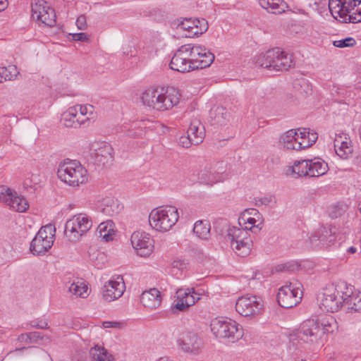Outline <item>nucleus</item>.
<instances>
[{
	"label": "nucleus",
	"mask_w": 361,
	"mask_h": 361,
	"mask_svg": "<svg viewBox=\"0 0 361 361\" xmlns=\"http://www.w3.org/2000/svg\"><path fill=\"white\" fill-rule=\"evenodd\" d=\"M328 165L324 161L314 158L310 159L309 176L318 177L325 174L328 171Z\"/></svg>",
	"instance_id": "2f4dec72"
},
{
	"label": "nucleus",
	"mask_w": 361,
	"mask_h": 361,
	"mask_svg": "<svg viewBox=\"0 0 361 361\" xmlns=\"http://www.w3.org/2000/svg\"><path fill=\"white\" fill-rule=\"evenodd\" d=\"M181 349L187 353H195L201 345V340L194 332H187L183 334L180 339Z\"/></svg>",
	"instance_id": "5701e85b"
},
{
	"label": "nucleus",
	"mask_w": 361,
	"mask_h": 361,
	"mask_svg": "<svg viewBox=\"0 0 361 361\" xmlns=\"http://www.w3.org/2000/svg\"><path fill=\"white\" fill-rule=\"evenodd\" d=\"M337 329V322L331 315L317 321L308 319L290 334V344L298 349L305 348L317 343L324 334L333 333Z\"/></svg>",
	"instance_id": "f257e3e1"
},
{
	"label": "nucleus",
	"mask_w": 361,
	"mask_h": 361,
	"mask_svg": "<svg viewBox=\"0 0 361 361\" xmlns=\"http://www.w3.org/2000/svg\"><path fill=\"white\" fill-rule=\"evenodd\" d=\"M195 28H193V35H199L204 33L208 30V23L204 19H194Z\"/></svg>",
	"instance_id": "a19ab883"
},
{
	"label": "nucleus",
	"mask_w": 361,
	"mask_h": 361,
	"mask_svg": "<svg viewBox=\"0 0 361 361\" xmlns=\"http://www.w3.org/2000/svg\"><path fill=\"white\" fill-rule=\"evenodd\" d=\"M226 240L238 256L245 257L250 253L252 240L247 226L245 228L236 226L228 228Z\"/></svg>",
	"instance_id": "423d86ee"
},
{
	"label": "nucleus",
	"mask_w": 361,
	"mask_h": 361,
	"mask_svg": "<svg viewBox=\"0 0 361 361\" xmlns=\"http://www.w3.org/2000/svg\"><path fill=\"white\" fill-rule=\"evenodd\" d=\"M176 302L173 305V310L184 311L198 301L200 295L193 288H178L176 292Z\"/></svg>",
	"instance_id": "6ab92c4d"
},
{
	"label": "nucleus",
	"mask_w": 361,
	"mask_h": 361,
	"mask_svg": "<svg viewBox=\"0 0 361 361\" xmlns=\"http://www.w3.org/2000/svg\"><path fill=\"white\" fill-rule=\"evenodd\" d=\"M30 343H37L39 340H42L44 336L39 332H30Z\"/></svg>",
	"instance_id": "6e6d98bb"
},
{
	"label": "nucleus",
	"mask_w": 361,
	"mask_h": 361,
	"mask_svg": "<svg viewBox=\"0 0 361 361\" xmlns=\"http://www.w3.org/2000/svg\"><path fill=\"white\" fill-rule=\"evenodd\" d=\"M123 206L119 202V201L112 197H106L102 199L99 209L101 212L109 216H114L118 214L123 209Z\"/></svg>",
	"instance_id": "b1692460"
},
{
	"label": "nucleus",
	"mask_w": 361,
	"mask_h": 361,
	"mask_svg": "<svg viewBox=\"0 0 361 361\" xmlns=\"http://www.w3.org/2000/svg\"><path fill=\"white\" fill-rule=\"evenodd\" d=\"M92 361H114V356L106 349L100 345H95L90 350Z\"/></svg>",
	"instance_id": "72a5a7b5"
},
{
	"label": "nucleus",
	"mask_w": 361,
	"mask_h": 361,
	"mask_svg": "<svg viewBox=\"0 0 361 361\" xmlns=\"http://www.w3.org/2000/svg\"><path fill=\"white\" fill-rule=\"evenodd\" d=\"M340 4L341 5V0H329V8L332 16L336 18L334 14L338 16V10L340 8Z\"/></svg>",
	"instance_id": "3c124183"
},
{
	"label": "nucleus",
	"mask_w": 361,
	"mask_h": 361,
	"mask_svg": "<svg viewBox=\"0 0 361 361\" xmlns=\"http://www.w3.org/2000/svg\"><path fill=\"white\" fill-rule=\"evenodd\" d=\"M179 99L178 92L173 87L148 89L141 96L144 105L160 111L171 109L178 104Z\"/></svg>",
	"instance_id": "f03ea898"
},
{
	"label": "nucleus",
	"mask_w": 361,
	"mask_h": 361,
	"mask_svg": "<svg viewBox=\"0 0 361 361\" xmlns=\"http://www.w3.org/2000/svg\"><path fill=\"white\" fill-rule=\"evenodd\" d=\"M348 21L352 23L361 22V1H358L355 11L348 16Z\"/></svg>",
	"instance_id": "a18cd8bd"
},
{
	"label": "nucleus",
	"mask_w": 361,
	"mask_h": 361,
	"mask_svg": "<svg viewBox=\"0 0 361 361\" xmlns=\"http://www.w3.org/2000/svg\"><path fill=\"white\" fill-rule=\"evenodd\" d=\"M73 107L76 109L79 116H89L94 118V106L92 105H75Z\"/></svg>",
	"instance_id": "79ce46f5"
},
{
	"label": "nucleus",
	"mask_w": 361,
	"mask_h": 361,
	"mask_svg": "<svg viewBox=\"0 0 361 361\" xmlns=\"http://www.w3.org/2000/svg\"><path fill=\"white\" fill-rule=\"evenodd\" d=\"M348 295L346 299V305L348 309L353 312H361V290L353 292V286L348 285Z\"/></svg>",
	"instance_id": "7c9ffc66"
},
{
	"label": "nucleus",
	"mask_w": 361,
	"mask_h": 361,
	"mask_svg": "<svg viewBox=\"0 0 361 361\" xmlns=\"http://www.w3.org/2000/svg\"><path fill=\"white\" fill-rule=\"evenodd\" d=\"M98 229L99 230L101 236H102V238L105 239L106 241L111 240V237L109 235V231L111 230V228H109L107 231V226L105 224V223H101L98 226Z\"/></svg>",
	"instance_id": "603ef678"
},
{
	"label": "nucleus",
	"mask_w": 361,
	"mask_h": 361,
	"mask_svg": "<svg viewBox=\"0 0 361 361\" xmlns=\"http://www.w3.org/2000/svg\"><path fill=\"white\" fill-rule=\"evenodd\" d=\"M211 226L208 220H198L193 226V233L202 240H208L210 237Z\"/></svg>",
	"instance_id": "473e14b6"
},
{
	"label": "nucleus",
	"mask_w": 361,
	"mask_h": 361,
	"mask_svg": "<svg viewBox=\"0 0 361 361\" xmlns=\"http://www.w3.org/2000/svg\"><path fill=\"white\" fill-rule=\"evenodd\" d=\"M256 66L273 71H287L294 65L292 55L280 48H274L255 57Z\"/></svg>",
	"instance_id": "20e7f679"
},
{
	"label": "nucleus",
	"mask_w": 361,
	"mask_h": 361,
	"mask_svg": "<svg viewBox=\"0 0 361 361\" xmlns=\"http://www.w3.org/2000/svg\"><path fill=\"white\" fill-rule=\"evenodd\" d=\"M32 16L49 27H52L56 23V16L54 9L44 0H37L34 4H32Z\"/></svg>",
	"instance_id": "4468645a"
},
{
	"label": "nucleus",
	"mask_w": 361,
	"mask_h": 361,
	"mask_svg": "<svg viewBox=\"0 0 361 361\" xmlns=\"http://www.w3.org/2000/svg\"><path fill=\"white\" fill-rule=\"evenodd\" d=\"M55 231L56 228L54 226L47 224L39 229L36 236L54 242Z\"/></svg>",
	"instance_id": "4c0bfd02"
},
{
	"label": "nucleus",
	"mask_w": 361,
	"mask_h": 361,
	"mask_svg": "<svg viewBox=\"0 0 361 361\" xmlns=\"http://www.w3.org/2000/svg\"><path fill=\"white\" fill-rule=\"evenodd\" d=\"M309 130H310V129H307V128H298V131L300 132L298 134H299V140L300 139L301 140L300 141H303V140L306 141L307 134H309Z\"/></svg>",
	"instance_id": "e2e57ef3"
},
{
	"label": "nucleus",
	"mask_w": 361,
	"mask_h": 361,
	"mask_svg": "<svg viewBox=\"0 0 361 361\" xmlns=\"http://www.w3.org/2000/svg\"><path fill=\"white\" fill-rule=\"evenodd\" d=\"M302 284L298 281L289 282L279 289L277 302L283 308H291L297 305L302 300Z\"/></svg>",
	"instance_id": "9b49d317"
},
{
	"label": "nucleus",
	"mask_w": 361,
	"mask_h": 361,
	"mask_svg": "<svg viewBox=\"0 0 361 361\" xmlns=\"http://www.w3.org/2000/svg\"><path fill=\"white\" fill-rule=\"evenodd\" d=\"M90 151L91 159L99 166H106L114 160V149L109 143L93 142Z\"/></svg>",
	"instance_id": "ddd939ff"
},
{
	"label": "nucleus",
	"mask_w": 361,
	"mask_h": 361,
	"mask_svg": "<svg viewBox=\"0 0 361 361\" xmlns=\"http://www.w3.org/2000/svg\"><path fill=\"white\" fill-rule=\"evenodd\" d=\"M53 243L35 235L30 243V250L35 255H44L51 247Z\"/></svg>",
	"instance_id": "cd10ccee"
},
{
	"label": "nucleus",
	"mask_w": 361,
	"mask_h": 361,
	"mask_svg": "<svg viewBox=\"0 0 361 361\" xmlns=\"http://www.w3.org/2000/svg\"><path fill=\"white\" fill-rule=\"evenodd\" d=\"M178 209L173 206L154 209L149 215L150 226L159 231H167L178 221Z\"/></svg>",
	"instance_id": "0eeeda50"
},
{
	"label": "nucleus",
	"mask_w": 361,
	"mask_h": 361,
	"mask_svg": "<svg viewBox=\"0 0 361 361\" xmlns=\"http://www.w3.org/2000/svg\"><path fill=\"white\" fill-rule=\"evenodd\" d=\"M18 73L16 66L11 65L8 67H0V77L5 80H13Z\"/></svg>",
	"instance_id": "58836bf2"
},
{
	"label": "nucleus",
	"mask_w": 361,
	"mask_h": 361,
	"mask_svg": "<svg viewBox=\"0 0 361 361\" xmlns=\"http://www.w3.org/2000/svg\"><path fill=\"white\" fill-rule=\"evenodd\" d=\"M256 201V205L260 206V205H269L271 203H275V197L272 195L269 196H264L262 197H259L255 199Z\"/></svg>",
	"instance_id": "09e8293b"
},
{
	"label": "nucleus",
	"mask_w": 361,
	"mask_h": 361,
	"mask_svg": "<svg viewBox=\"0 0 361 361\" xmlns=\"http://www.w3.org/2000/svg\"><path fill=\"white\" fill-rule=\"evenodd\" d=\"M177 29L185 30L188 34H185V37H193V28H195L194 23V19L192 18H183V20H178Z\"/></svg>",
	"instance_id": "e433bc0d"
},
{
	"label": "nucleus",
	"mask_w": 361,
	"mask_h": 361,
	"mask_svg": "<svg viewBox=\"0 0 361 361\" xmlns=\"http://www.w3.org/2000/svg\"><path fill=\"white\" fill-rule=\"evenodd\" d=\"M92 226V219L87 214H78L66 221L64 233L71 242H76Z\"/></svg>",
	"instance_id": "9d476101"
},
{
	"label": "nucleus",
	"mask_w": 361,
	"mask_h": 361,
	"mask_svg": "<svg viewBox=\"0 0 361 361\" xmlns=\"http://www.w3.org/2000/svg\"><path fill=\"white\" fill-rule=\"evenodd\" d=\"M311 244L314 247H328L336 240L331 229L322 228L310 238Z\"/></svg>",
	"instance_id": "4be33fe9"
},
{
	"label": "nucleus",
	"mask_w": 361,
	"mask_h": 361,
	"mask_svg": "<svg viewBox=\"0 0 361 361\" xmlns=\"http://www.w3.org/2000/svg\"><path fill=\"white\" fill-rule=\"evenodd\" d=\"M310 159L297 160L292 166V173L298 177L309 176Z\"/></svg>",
	"instance_id": "f704fd0d"
},
{
	"label": "nucleus",
	"mask_w": 361,
	"mask_h": 361,
	"mask_svg": "<svg viewBox=\"0 0 361 361\" xmlns=\"http://www.w3.org/2000/svg\"><path fill=\"white\" fill-rule=\"evenodd\" d=\"M343 141V140H342V137L341 135L335 138V140H334V148H335V152H336V149H338L339 147V146L341 145Z\"/></svg>",
	"instance_id": "338daca9"
},
{
	"label": "nucleus",
	"mask_w": 361,
	"mask_h": 361,
	"mask_svg": "<svg viewBox=\"0 0 361 361\" xmlns=\"http://www.w3.org/2000/svg\"><path fill=\"white\" fill-rule=\"evenodd\" d=\"M244 221H245L247 224L251 225V227L249 228L250 230H251L252 228H255V227H256L259 229L262 228V226H260L262 224V222H260L258 224H256L257 220L253 217H248L247 219H244Z\"/></svg>",
	"instance_id": "13d9d810"
},
{
	"label": "nucleus",
	"mask_w": 361,
	"mask_h": 361,
	"mask_svg": "<svg viewBox=\"0 0 361 361\" xmlns=\"http://www.w3.org/2000/svg\"><path fill=\"white\" fill-rule=\"evenodd\" d=\"M229 117V113L224 106H214L209 112V122L212 126H221L226 125Z\"/></svg>",
	"instance_id": "a878e982"
},
{
	"label": "nucleus",
	"mask_w": 361,
	"mask_h": 361,
	"mask_svg": "<svg viewBox=\"0 0 361 361\" xmlns=\"http://www.w3.org/2000/svg\"><path fill=\"white\" fill-rule=\"evenodd\" d=\"M72 39L74 41L86 42L88 40V36L84 32L72 34Z\"/></svg>",
	"instance_id": "4d7b16f0"
},
{
	"label": "nucleus",
	"mask_w": 361,
	"mask_h": 361,
	"mask_svg": "<svg viewBox=\"0 0 361 361\" xmlns=\"http://www.w3.org/2000/svg\"><path fill=\"white\" fill-rule=\"evenodd\" d=\"M131 244L138 255L142 257L149 256L154 250V240L148 233L135 231L131 235Z\"/></svg>",
	"instance_id": "2eb2a0df"
},
{
	"label": "nucleus",
	"mask_w": 361,
	"mask_h": 361,
	"mask_svg": "<svg viewBox=\"0 0 361 361\" xmlns=\"http://www.w3.org/2000/svg\"><path fill=\"white\" fill-rule=\"evenodd\" d=\"M259 5L268 12L281 14L288 8L287 4L283 0H259Z\"/></svg>",
	"instance_id": "c756f323"
},
{
	"label": "nucleus",
	"mask_w": 361,
	"mask_h": 361,
	"mask_svg": "<svg viewBox=\"0 0 361 361\" xmlns=\"http://www.w3.org/2000/svg\"><path fill=\"white\" fill-rule=\"evenodd\" d=\"M341 5L340 4V8L338 10V16L342 19L343 22L348 23V18L350 14V11H348L347 6H346V0H341Z\"/></svg>",
	"instance_id": "49530a36"
},
{
	"label": "nucleus",
	"mask_w": 361,
	"mask_h": 361,
	"mask_svg": "<svg viewBox=\"0 0 361 361\" xmlns=\"http://www.w3.org/2000/svg\"><path fill=\"white\" fill-rule=\"evenodd\" d=\"M224 172L223 168L219 170L216 166H206L199 172L198 180L201 183L212 185L223 180L222 174Z\"/></svg>",
	"instance_id": "412c9836"
},
{
	"label": "nucleus",
	"mask_w": 361,
	"mask_h": 361,
	"mask_svg": "<svg viewBox=\"0 0 361 361\" xmlns=\"http://www.w3.org/2000/svg\"><path fill=\"white\" fill-rule=\"evenodd\" d=\"M58 177L68 185L78 187L87 180V171L76 160H64L59 166Z\"/></svg>",
	"instance_id": "39448f33"
},
{
	"label": "nucleus",
	"mask_w": 361,
	"mask_h": 361,
	"mask_svg": "<svg viewBox=\"0 0 361 361\" xmlns=\"http://www.w3.org/2000/svg\"><path fill=\"white\" fill-rule=\"evenodd\" d=\"M259 5L268 12L281 14L288 8L287 4L283 0H259Z\"/></svg>",
	"instance_id": "c85d7f7f"
},
{
	"label": "nucleus",
	"mask_w": 361,
	"mask_h": 361,
	"mask_svg": "<svg viewBox=\"0 0 361 361\" xmlns=\"http://www.w3.org/2000/svg\"><path fill=\"white\" fill-rule=\"evenodd\" d=\"M212 334L217 338L227 339L233 343L243 336V329L235 322L230 319H214L210 324Z\"/></svg>",
	"instance_id": "6e6552de"
},
{
	"label": "nucleus",
	"mask_w": 361,
	"mask_h": 361,
	"mask_svg": "<svg viewBox=\"0 0 361 361\" xmlns=\"http://www.w3.org/2000/svg\"><path fill=\"white\" fill-rule=\"evenodd\" d=\"M346 3L348 10L350 11L349 14H351L355 11V8L357 5L358 0H346Z\"/></svg>",
	"instance_id": "052dcab7"
},
{
	"label": "nucleus",
	"mask_w": 361,
	"mask_h": 361,
	"mask_svg": "<svg viewBox=\"0 0 361 361\" xmlns=\"http://www.w3.org/2000/svg\"><path fill=\"white\" fill-rule=\"evenodd\" d=\"M140 301L145 307L150 309H156L161 302V293L158 289L154 288L144 291L141 295Z\"/></svg>",
	"instance_id": "393cba45"
},
{
	"label": "nucleus",
	"mask_w": 361,
	"mask_h": 361,
	"mask_svg": "<svg viewBox=\"0 0 361 361\" xmlns=\"http://www.w3.org/2000/svg\"><path fill=\"white\" fill-rule=\"evenodd\" d=\"M37 176H32V178H27L24 180L23 186L25 188H34L35 189V185H37Z\"/></svg>",
	"instance_id": "864d4df0"
},
{
	"label": "nucleus",
	"mask_w": 361,
	"mask_h": 361,
	"mask_svg": "<svg viewBox=\"0 0 361 361\" xmlns=\"http://www.w3.org/2000/svg\"><path fill=\"white\" fill-rule=\"evenodd\" d=\"M281 144L288 149L299 150L304 148L302 141L300 140L289 141Z\"/></svg>",
	"instance_id": "de8ad7c7"
},
{
	"label": "nucleus",
	"mask_w": 361,
	"mask_h": 361,
	"mask_svg": "<svg viewBox=\"0 0 361 361\" xmlns=\"http://www.w3.org/2000/svg\"><path fill=\"white\" fill-rule=\"evenodd\" d=\"M126 286L122 276H117L109 280L102 288V297L104 300L111 302L121 297Z\"/></svg>",
	"instance_id": "a211bd4d"
},
{
	"label": "nucleus",
	"mask_w": 361,
	"mask_h": 361,
	"mask_svg": "<svg viewBox=\"0 0 361 361\" xmlns=\"http://www.w3.org/2000/svg\"><path fill=\"white\" fill-rule=\"evenodd\" d=\"M191 50L190 44L182 45L176 51L169 63L173 71L180 73H188L196 70L194 63V56L196 49Z\"/></svg>",
	"instance_id": "1a4fd4ad"
},
{
	"label": "nucleus",
	"mask_w": 361,
	"mask_h": 361,
	"mask_svg": "<svg viewBox=\"0 0 361 361\" xmlns=\"http://www.w3.org/2000/svg\"><path fill=\"white\" fill-rule=\"evenodd\" d=\"M318 136L316 133H311L309 130V134H307V140L306 141L303 140L302 141V145L304 148L309 147L312 146L317 140Z\"/></svg>",
	"instance_id": "8fccbe9b"
},
{
	"label": "nucleus",
	"mask_w": 361,
	"mask_h": 361,
	"mask_svg": "<svg viewBox=\"0 0 361 361\" xmlns=\"http://www.w3.org/2000/svg\"><path fill=\"white\" fill-rule=\"evenodd\" d=\"M76 25L81 30H84L86 28V18L85 16L81 15L77 18Z\"/></svg>",
	"instance_id": "5fc2aeb1"
},
{
	"label": "nucleus",
	"mask_w": 361,
	"mask_h": 361,
	"mask_svg": "<svg viewBox=\"0 0 361 361\" xmlns=\"http://www.w3.org/2000/svg\"><path fill=\"white\" fill-rule=\"evenodd\" d=\"M353 164L358 167H361V156L355 157L353 159Z\"/></svg>",
	"instance_id": "774afa93"
},
{
	"label": "nucleus",
	"mask_w": 361,
	"mask_h": 361,
	"mask_svg": "<svg viewBox=\"0 0 361 361\" xmlns=\"http://www.w3.org/2000/svg\"><path fill=\"white\" fill-rule=\"evenodd\" d=\"M353 152V148L347 141H343L341 145L336 149V154L342 159H348Z\"/></svg>",
	"instance_id": "ea45409f"
},
{
	"label": "nucleus",
	"mask_w": 361,
	"mask_h": 361,
	"mask_svg": "<svg viewBox=\"0 0 361 361\" xmlns=\"http://www.w3.org/2000/svg\"><path fill=\"white\" fill-rule=\"evenodd\" d=\"M191 50L196 49L194 56V63L197 69H202L209 67L214 60V55L209 49L200 45L190 44Z\"/></svg>",
	"instance_id": "aec40b11"
},
{
	"label": "nucleus",
	"mask_w": 361,
	"mask_h": 361,
	"mask_svg": "<svg viewBox=\"0 0 361 361\" xmlns=\"http://www.w3.org/2000/svg\"><path fill=\"white\" fill-rule=\"evenodd\" d=\"M205 135L204 126L198 119H194L191 121L187 131V137L180 138V144L185 148L190 145H198L201 143Z\"/></svg>",
	"instance_id": "f3484780"
},
{
	"label": "nucleus",
	"mask_w": 361,
	"mask_h": 361,
	"mask_svg": "<svg viewBox=\"0 0 361 361\" xmlns=\"http://www.w3.org/2000/svg\"><path fill=\"white\" fill-rule=\"evenodd\" d=\"M61 122L67 128H76L82 124H85V120H80L78 111L73 106L70 107L62 114Z\"/></svg>",
	"instance_id": "bb28decb"
},
{
	"label": "nucleus",
	"mask_w": 361,
	"mask_h": 361,
	"mask_svg": "<svg viewBox=\"0 0 361 361\" xmlns=\"http://www.w3.org/2000/svg\"><path fill=\"white\" fill-rule=\"evenodd\" d=\"M122 324L118 322H104L102 326L104 328H121Z\"/></svg>",
	"instance_id": "bf43d9fd"
},
{
	"label": "nucleus",
	"mask_w": 361,
	"mask_h": 361,
	"mask_svg": "<svg viewBox=\"0 0 361 361\" xmlns=\"http://www.w3.org/2000/svg\"><path fill=\"white\" fill-rule=\"evenodd\" d=\"M87 290V286L83 281H78L76 282L73 281L68 288L71 293L83 298L88 295Z\"/></svg>",
	"instance_id": "c9c22d12"
},
{
	"label": "nucleus",
	"mask_w": 361,
	"mask_h": 361,
	"mask_svg": "<svg viewBox=\"0 0 361 361\" xmlns=\"http://www.w3.org/2000/svg\"><path fill=\"white\" fill-rule=\"evenodd\" d=\"M30 324L32 327H35L40 329H47L48 327L47 322L42 321H40L39 322H32Z\"/></svg>",
	"instance_id": "0e129e2a"
},
{
	"label": "nucleus",
	"mask_w": 361,
	"mask_h": 361,
	"mask_svg": "<svg viewBox=\"0 0 361 361\" xmlns=\"http://www.w3.org/2000/svg\"><path fill=\"white\" fill-rule=\"evenodd\" d=\"M294 140H299L298 132L294 129L286 131L280 138L281 143Z\"/></svg>",
	"instance_id": "c03bdc74"
},
{
	"label": "nucleus",
	"mask_w": 361,
	"mask_h": 361,
	"mask_svg": "<svg viewBox=\"0 0 361 361\" xmlns=\"http://www.w3.org/2000/svg\"><path fill=\"white\" fill-rule=\"evenodd\" d=\"M342 212H343V210L341 208H338V207H334L330 211L329 214L331 218H337V217L341 216Z\"/></svg>",
	"instance_id": "680f3d73"
},
{
	"label": "nucleus",
	"mask_w": 361,
	"mask_h": 361,
	"mask_svg": "<svg viewBox=\"0 0 361 361\" xmlns=\"http://www.w3.org/2000/svg\"><path fill=\"white\" fill-rule=\"evenodd\" d=\"M30 333H27V334H21L19 336H18V340L19 341H25L26 343H30Z\"/></svg>",
	"instance_id": "69168bd1"
},
{
	"label": "nucleus",
	"mask_w": 361,
	"mask_h": 361,
	"mask_svg": "<svg viewBox=\"0 0 361 361\" xmlns=\"http://www.w3.org/2000/svg\"><path fill=\"white\" fill-rule=\"evenodd\" d=\"M0 202L6 203L18 212H24L29 207L25 198L4 185H0Z\"/></svg>",
	"instance_id": "dca6fc26"
},
{
	"label": "nucleus",
	"mask_w": 361,
	"mask_h": 361,
	"mask_svg": "<svg viewBox=\"0 0 361 361\" xmlns=\"http://www.w3.org/2000/svg\"><path fill=\"white\" fill-rule=\"evenodd\" d=\"M263 307L262 300L256 295H245L238 298L235 302L236 311L243 317L255 316Z\"/></svg>",
	"instance_id": "f8f14e48"
},
{
	"label": "nucleus",
	"mask_w": 361,
	"mask_h": 361,
	"mask_svg": "<svg viewBox=\"0 0 361 361\" xmlns=\"http://www.w3.org/2000/svg\"><path fill=\"white\" fill-rule=\"evenodd\" d=\"M348 284L344 281L331 284L323 289L317 296L319 308L323 311L335 312L346 305Z\"/></svg>",
	"instance_id": "7ed1b4c3"
},
{
	"label": "nucleus",
	"mask_w": 361,
	"mask_h": 361,
	"mask_svg": "<svg viewBox=\"0 0 361 361\" xmlns=\"http://www.w3.org/2000/svg\"><path fill=\"white\" fill-rule=\"evenodd\" d=\"M355 39L351 37H348L345 39L335 40L333 42V45L338 48L352 47L355 46Z\"/></svg>",
	"instance_id": "37998d69"
}]
</instances>
